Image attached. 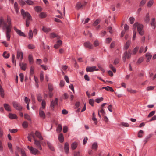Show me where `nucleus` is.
Segmentation results:
<instances>
[{
  "label": "nucleus",
  "mask_w": 156,
  "mask_h": 156,
  "mask_svg": "<svg viewBox=\"0 0 156 156\" xmlns=\"http://www.w3.org/2000/svg\"><path fill=\"white\" fill-rule=\"evenodd\" d=\"M21 152L22 154V156H27L25 151L23 149H21Z\"/></svg>",
  "instance_id": "338daca9"
},
{
  "label": "nucleus",
  "mask_w": 156,
  "mask_h": 156,
  "mask_svg": "<svg viewBox=\"0 0 156 156\" xmlns=\"http://www.w3.org/2000/svg\"><path fill=\"white\" fill-rule=\"evenodd\" d=\"M137 27V30L140 35H143L144 33L143 29L144 26L142 24H139L138 22L135 23L133 25V28L135 29Z\"/></svg>",
  "instance_id": "7ed1b4c3"
},
{
  "label": "nucleus",
  "mask_w": 156,
  "mask_h": 156,
  "mask_svg": "<svg viewBox=\"0 0 156 156\" xmlns=\"http://www.w3.org/2000/svg\"><path fill=\"white\" fill-rule=\"evenodd\" d=\"M3 105L4 107L6 110L8 112L11 111V107L9 104H4Z\"/></svg>",
  "instance_id": "f3484780"
},
{
  "label": "nucleus",
  "mask_w": 156,
  "mask_h": 156,
  "mask_svg": "<svg viewBox=\"0 0 156 156\" xmlns=\"http://www.w3.org/2000/svg\"><path fill=\"white\" fill-rule=\"evenodd\" d=\"M144 21L146 23H148L150 21V16L149 13H147L144 18Z\"/></svg>",
  "instance_id": "aec40b11"
},
{
  "label": "nucleus",
  "mask_w": 156,
  "mask_h": 156,
  "mask_svg": "<svg viewBox=\"0 0 156 156\" xmlns=\"http://www.w3.org/2000/svg\"><path fill=\"white\" fill-rule=\"evenodd\" d=\"M127 90L128 92H129L131 93L135 94V93H136L137 92V91L136 90H132L131 88H127Z\"/></svg>",
  "instance_id": "58836bf2"
},
{
  "label": "nucleus",
  "mask_w": 156,
  "mask_h": 156,
  "mask_svg": "<svg viewBox=\"0 0 156 156\" xmlns=\"http://www.w3.org/2000/svg\"><path fill=\"white\" fill-rule=\"evenodd\" d=\"M28 47L30 49H33L35 48V46L33 44H30L28 45Z\"/></svg>",
  "instance_id": "e2e57ef3"
},
{
  "label": "nucleus",
  "mask_w": 156,
  "mask_h": 156,
  "mask_svg": "<svg viewBox=\"0 0 156 156\" xmlns=\"http://www.w3.org/2000/svg\"><path fill=\"white\" fill-rule=\"evenodd\" d=\"M155 19L154 18H152L151 25L153 28L154 29L156 26V23L155 22Z\"/></svg>",
  "instance_id": "412c9836"
},
{
  "label": "nucleus",
  "mask_w": 156,
  "mask_h": 156,
  "mask_svg": "<svg viewBox=\"0 0 156 156\" xmlns=\"http://www.w3.org/2000/svg\"><path fill=\"white\" fill-rule=\"evenodd\" d=\"M19 65L22 70L24 71L26 70L27 67V64L26 63L23 62L22 63L21 62H20Z\"/></svg>",
  "instance_id": "4468645a"
},
{
  "label": "nucleus",
  "mask_w": 156,
  "mask_h": 156,
  "mask_svg": "<svg viewBox=\"0 0 156 156\" xmlns=\"http://www.w3.org/2000/svg\"><path fill=\"white\" fill-rule=\"evenodd\" d=\"M144 133V132L142 130H140L138 133V137L140 138H141L143 136L142 134Z\"/></svg>",
  "instance_id": "a19ab883"
},
{
  "label": "nucleus",
  "mask_w": 156,
  "mask_h": 156,
  "mask_svg": "<svg viewBox=\"0 0 156 156\" xmlns=\"http://www.w3.org/2000/svg\"><path fill=\"white\" fill-rule=\"evenodd\" d=\"M87 2H84V4H83L81 3L80 2H79L76 3V9L78 10H79L82 7H83L84 6H85Z\"/></svg>",
  "instance_id": "9d476101"
},
{
  "label": "nucleus",
  "mask_w": 156,
  "mask_h": 156,
  "mask_svg": "<svg viewBox=\"0 0 156 156\" xmlns=\"http://www.w3.org/2000/svg\"><path fill=\"white\" fill-rule=\"evenodd\" d=\"M92 115L93 117L92 118V119L93 121H94L95 122V124H97L98 123V122L97 121V119L95 118V115L94 112H93L92 114Z\"/></svg>",
  "instance_id": "7c9ffc66"
},
{
  "label": "nucleus",
  "mask_w": 156,
  "mask_h": 156,
  "mask_svg": "<svg viewBox=\"0 0 156 156\" xmlns=\"http://www.w3.org/2000/svg\"><path fill=\"white\" fill-rule=\"evenodd\" d=\"M77 146V144L76 142H74L71 145V147L72 150L75 149Z\"/></svg>",
  "instance_id": "b1692460"
},
{
  "label": "nucleus",
  "mask_w": 156,
  "mask_h": 156,
  "mask_svg": "<svg viewBox=\"0 0 156 156\" xmlns=\"http://www.w3.org/2000/svg\"><path fill=\"white\" fill-rule=\"evenodd\" d=\"M0 24L2 25L3 29H6V35L8 41L10 40L12 24L10 17L7 16V20H4L2 17H1L0 19Z\"/></svg>",
  "instance_id": "f257e3e1"
},
{
  "label": "nucleus",
  "mask_w": 156,
  "mask_h": 156,
  "mask_svg": "<svg viewBox=\"0 0 156 156\" xmlns=\"http://www.w3.org/2000/svg\"><path fill=\"white\" fill-rule=\"evenodd\" d=\"M154 87V86L148 87L147 88V90L148 91L153 90Z\"/></svg>",
  "instance_id": "13d9d810"
},
{
  "label": "nucleus",
  "mask_w": 156,
  "mask_h": 156,
  "mask_svg": "<svg viewBox=\"0 0 156 156\" xmlns=\"http://www.w3.org/2000/svg\"><path fill=\"white\" fill-rule=\"evenodd\" d=\"M103 98L102 97H101L100 98L96 99L95 100V101L97 103H99L102 101L103 100Z\"/></svg>",
  "instance_id": "4c0bfd02"
},
{
  "label": "nucleus",
  "mask_w": 156,
  "mask_h": 156,
  "mask_svg": "<svg viewBox=\"0 0 156 156\" xmlns=\"http://www.w3.org/2000/svg\"><path fill=\"white\" fill-rule=\"evenodd\" d=\"M16 57L18 59H20L21 61L23 59V52L20 50L18 49L17 50Z\"/></svg>",
  "instance_id": "1a4fd4ad"
},
{
  "label": "nucleus",
  "mask_w": 156,
  "mask_h": 156,
  "mask_svg": "<svg viewBox=\"0 0 156 156\" xmlns=\"http://www.w3.org/2000/svg\"><path fill=\"white\" fill-rule=\"evenodd\" d=\"M19 3L20 5L22 6H23L24 5L26 4L25 2L22 0H20L19 1Z\"/></svg>",
  "instance_id": "680f3d73"
},
{
  "label": "nucleus",
  "mask_w": 156,
  "mask_h": 156,
  "mask_svg": "<svg viewBox=\"0 0 156 156\" xmlns=\"http://www.w3.org/2000/svg\"><path fill=\"white\" fill-rule=\"evenodd\" d=\"M14 9L16 13H18L19 12V8L18 4L16 2H15L14 5Z\"/></svg>",
  "instance_id": "393cba45"
},
{
  "label": "nucleus",
  "mask_w": 156,
  "mask_h": 156,
  "mask_svg": "<svg viewBox=\"0 0 156 156\" xmlns=\"http://www.w3.org/2000/svg\"><path fill=\"white\" fill-rule=\"evenodd\" d=\"M48 89L49 91L52 92L53 90L52 85L50 84L48 85Z\"/></svg>",
  "instance_id": "3c124183"
},
{
  "label": "nucleus",
  "mask_w": 156,
  "mask_h": 156,
  "mask_svg": "<svg viewBox=\"0 0 156 156\" xmlns=\"http://www.w3.org/2000/svg\"><path fill=\"white\" fill-rule=\"evenodd\" d=\"M21 13L23 18L25 19L26 18V25L27 27L29 26L30 22L32 20V18L30 14L27 12H25L24 10L22 9Z\"/></svg>",
  "instance_id": "f03ea898"
},
{
  "label": "nucleus",
  "mask_w": 156,
  "mask_h": 156,
  "mask_svg": "<svg viewBox=\"0 0 156 156\" xmlns=\"http://www.w3.org/2000/svg\"><path fill=\"white\" fill-rule=\"evenodd\" d=\"M46 106V102L45 101L43 100L42 101V106L43 109H44L45 108Z\"/></svg>",
  "instance_id": "bf43d9fd"
},
{
  "label": "nucleus",
  "mask_w": 156,
  "mask_h": 156,
  "mask_svg": "<svg viewBox=\"0 0 156 156\" xmlns=\"http://www.w3.org/2000/svg\"><path fill=\"white\" fill-rule=\"evenodd\" d=\"M146 0H142L140 3L139 6H143L146 3Z\"/></svg>",
  "instance_id": "a18cd8bd"
},
{
  "label": "nucleus",
  "mask_w": 156,
  "mask_h": 156,
  "mask_svg": "<svg viewBox=\"0 0 156 156\" xmlns=\"http://www.w3.org/2000/svg\"><path fill=\"white\" fill-rule=\"evenodd\" d=\"M28 60L30 63H33V58L32 55L30 54L29 55Z\"/></svg>",
  "instance_id": "c85d7f7f"
},
{
  "label": "nucleus",
  "mask_w": 156,
  "mask_h": 156,
  "mask_svg": "<svg viewBox=\"0 0 156 156\" xmlns=\"http://www.w3.org/2000/svg\"><path fill=\"white\" fill-rule=\"evenodd\" d=\"M94 45L95 47H97L99 45V43L98 40H96L94 43Z\"/></svg>",
  "instance_id": "6e6d98bb"
},
{
  "label": "nucleus",
  "mask_w": 156,
  "mask_h": 156,
  "mask_svg": "<svg viewBox=\"0 0 156 156\" xmlns=\"http://www.w3.org/2000/svg\"><path fill=\"white\" fill-rule=\"evenodd\" d=\"M34 67L33 66H31L30 70V74L31 75H33L34 74Z\"/></svg>",
  "instance_id": "49530a36"
},
{
  "label": "nucleus",
  "mask_w": 156,
  "mask_h": 156,
  "mask_svg": "<svg viewBox=\"0 0 156 156\" xmlns=\"http://www.w3.org/2000/svg\"><path fill=\"white\" fill-rule=\"evenodd\" d=\"M69 143L66 142L64 144V149L65 151L66 154H68L69 152Z\"/></svg>",
  "instance_id": "ddd939ff"
},
{
  "label": "nucleus",
  "mask_w": 156,
  "mask_h": 156,
  "mask_svg": "<svg viewBox=\"0 0 156 156\" xmlns=\"http://www.w3.org/2000/svg\"><path fill=\"white\" fill-rule=\"evenodd\" d=\"M119 62V59L118 58H116L115 59L114 62V63H113V64L115 65H116V64H118Z\"/></svg>",
  "instance_id": "052dcab7"
},
{
  "label": "nucleus",
  "mask_w": 156,
  "mask_h": 156,
  "mask_svg": "<svg viewBox=\"0 0 156 156\" xmlns=\"http://www.w3.org/2000/svg\"><path fill=\"white\" fill-rule=\"evenodd\" d=\"M4 90L1 86L0 84V95H1L2 98H4Z\"/></svg>",
  "instance_id": "5701e85b"
},
{
  "label": "nucleus",
  "mask_w": 156,
  "mask_h": 156,
  "mask_svg": "<svg viewBox=\"0 0 156 156\" xmlns=\"http://www.w3.org/2000/svg\"><path fill=\"white\" fill-rule=\"evenodd\" d=\"M58 139L60 143H62L64 141V138L63 135L62 133H60L58 136Z\"/></svg>",
  "instance_id": "a211bd4d"
},
{
  "label": "nucleus",
  "mask_w": 156,
  "mask_h": 156,
  "mask_svg": "<svg viewBox=\"0 0 156 156\" xmlns=\"http://www.w3.org/2000/svg\"><path fill=\"white\" fill-rule=\"evenodd\" d=\"M15 57L14 55L12 54V62L15 65H16V61L15 60Z\"/></svg>",
  "instance_id": "79ce46f5"
},
{
  "label": "nucleus",
  "mask_w": 156,
  "mask_h": 156,
  "mask_svg": "<svg viewBox=\"0 0 156 156\" xmlns=\"http://www.w3.org/2000/svg\"><path fill=\"white\" fill-rule=\"evenodd\" d=\"M34 144L35 145L37 148H39L40 150H42V148L40 144V142L35 139H34Z\"/></svg>",
  "instance_id": "f8f14e48"
},
{
  "label": "nucleus",
  "mask_w": 156,
  "mask_h": 156,
  "mask_svg": "<svg viewBox=\"0 0 156 156\" xmlns=\"http://www.w3.org/2000/svg\"><path fill=\"white\" fill-rule=\"evenodd\" d=\"M62 125L61 124H58L56 129V131L58 133H60L62 131Z\"/></svg>",
  "instance_id": "c756f323"
},
{
  "label": "nucleus",
  "mask_w": 156,
  "mask_h": 156,
  "mask_svg": "<svg viewBox=\"0 0 156 156\" xmlns=\"http://www.w3.org/2000/svg\"><path fill=\"white\" fill-rule=\"evenodd\" d=\"M47 145L49 148L52 151H54L55 149L52 144L49 142H47Z\"/></svg>",
  "instance_id": "473e14b6"
},
{
  "label": "nucleus",
  "mask_w": 156,
  "mask_h": 156,
  "mask_svg": "<svg viewBox=\"0 0 156 156\" xmlns=\"http://www.w3.org/2000/svg\"><path fill=\"white\" fill-rule=\"evenodd\" d=\"M43 30L45 32H50L51 30V29L50 28H47L45 27H44L42 28Z\"/></svg>",
  "instance_id": "e433bc0d"
},
{
  "label": "nucleus",
  "mask_w": 156,
  "mask_h": 156,
  "mask_svg": "<svg viewBox=\"0 0 156 156\" xmlns=\"http://www.w3.org/2000/svg\"><path fill=\"white\" fill-rule=\"evenodd\" d=\"M20 76L21 82H23V81L24 75L23 73H20Z\"/></svg>",
  "instance_id": "603ef678"
},
{
  "label": "nucleus",
  "mask_w": 156,
  "mask_h": 156,
  "mask_svg": "<svg viewBox=\"0 0 156 156\" xmlns=\"http://www.w3.org/2000/svg\"><path fill=\"white\" fill-rule=\"evenodd\" d=\"M68 130V128L66 126H64L63 127V131L64 133H66Z\"/></svg>",
  "instance_id": "0e129e2a"
},
{
  "label": "nucleus",
  "mask_w": 156,
  "mask_h": 156,
  "mask_svg": "<svg viewBox=\"0 0 156 156\" xmlns=\"http://www.w3.org/2000/svg\"><path fill=\"white\" fill-rule=\"evenodd\" d=\"M58 98H56L54 101L52 100L50 104V106L52 108V110H54L55 105H58Z\"/></svg>",
  "instance_id": "0eeeda50"
},
{
  "label": "nucleus",
  "mask_w": 156,
  "mask_h": 156,
  "mask_svg": "<svg viewBox=\"0 0 156 156\" xmlns=\"http://www.w3.org/2000/svg\"><path fill=\"white\" fill-rule=\"evenodd\" d=\"M29 39H31L33 36V33L32 30H30L28 33Z\"/></svg>",
  "instance_id": "f704fd0d"
},
{
  "label": "nucleus",
  "mask_w": 156,
  "mask_h": 156,
  "mask_svg": "<svg viewBox=\"0 0 156 156\" xmlns=\"http://www.w3.org/2000/svg\"><path fill=\"white\" fill-rule=\"evenodd\" d=\"M131 43V41L129 40H128L126 42L124 48L126 50H127L129 47Z\"/></svg>",
  "instance_id": "a878e982"
},
{
  "label": "nucleus",
  "mask_w": 156,
  "mask_h": 156,
  "mask_svg": "<svg viewBox=\"0 0 156 156\" xmlns=\"http://www.w3.org/2000/svg\"><path fill=\"white\" fill-rule=\"evenodd\" d=\"M131 50H129L127 51L124 52L122 57V59L124 62L126 61V58L129 59L131 57Z\"/></svg>",
  "instance_id": "20e7f679"
},
{
  "label": "nucleus",
  "mask_w": 156,
  "mask_h": 156,
  "mask_svg": "<svg viewBox=\"0 0 156 156\" xmlns=\"http://www.w3.org/2000/svg\"><path fill=\"white\" fill-rule=\"evenodd\" d=\"M24 118L27 120L29 121L30 122L31 121V119L30 116L27 114H25L24 115Z\"/></svg>",
  "instance_id": "bb28decb"
},
{
  "label": "nucleus",
  "mask_w": 156,
  "mask_h": 156,
  "mask_svg": "<svg viewBox=\"0 0 156 156\" xmlns=\"http://www.w3.org/2000/svg\"><path fill=\"white\" fill-rule=\"evenodd\" d=\"M37 100L39 102H41L42 101V97L41 94L40 93H39L37 95Z\"/></svg>",
  "instance_id": "cd10ccee"
},
{
  "label": "nucleus",
  "mask_w": 156,
  "mask_h": 156,
  "mask_svg": "<svg viewBox=\"0 0 156 156\" xmlns=\"http://www.w3.org/2000/svg\"><path fill=\"white\" fill-rule=\"evenodd\" d=\"M14 29L16 32L18 34L19 36H23L24 37H26V35L25 34L21 31V30H19L17 29L16 27H14Z\"/></svg>",
  "instance_id": "6e6552de"
},
{
  "label": "nucleus",
  "mask_w": 156,
  "mask_h": 156,
  "mask_svg": "<svg viewBox=\"0 0 156 156\" xmlns=\"http://www.w3.org/2000/svg\"><path fill=\"white\" fill-rule=\"evenodd\" d=\"M35 10L37 12H41V8L39 6H36L35 7Z\"/></svg>",
  "instance_id": "5fc2aeb1"
},
{
  "label": "nucleus",
  "mask_w": 156,
  "mask_h": 156,
  "mask_svg": "<svg viewBox=\"0 0 156 156\" xmlns=\"http://www.w3.org/2000/svg\"><path fill=\"white\" fill-rule=\"evenodd\" d=\"M44 78L43 72V71H41L40 73V80L41 81H42L43 80Z\"/></svg>",
  "instance_id": "c03bdc74"
},
{
  "label": "nucleus",
  "mask_w": 156,
  "mask_h": 156,
  "mask_svg": "<svg viewBox=\"0 0 156 156\" xmlns=\"http://www.w3.org/2000/svg\"><path fill=\"white\" fill-rule=\"evenodd\" d=\"M155 111H153L151 112L148 114V117L149 118L153 116L155 113Z\"/></svg>",
  "instance_id": "8fccbe9b"
},
{
  "label": "nucleus",
  "mask_w": 156,
  "mask_h": 156,
  "mask_svg": "<svg viewBox=\"0 0 156 156\" xmlns=\"http://www.w3.org/2000/svg\"><path fill=\"white\" fill-rule=\"evenodd\" d=\"M130 23L131 24H132L134 22L135 19L133 17H131L129 19Z\"/></svg>",
  "instance_id": "69168bd1"
},
{
  "label": "nucleus",
  "mask_w": 156,
  "mask_h": 156,
  "mask_svg": "<svg viewBox=\"0 0 156 156\" xmlns=\"http://www.w3.org/2000/svg\"><path fill=\"white\" fill-rule=\"evenodd\" d=\"M95 68H96V67L94 66L92 67L87 66L86 68V71L87 72H92L94 71V69Z\"/></svg>",
  "instance_id": "2eb2a0df"
},
{
  "label": "nucleus",
  "mask_w": 156,
  "mask_h": 156,
  "mask_svg": "<svg viewBox=\"0 0 156 156\" xmlns=\"http://www.w3.org/2000/svg\"><path fill=\"white\" fill-rule=\"evenodd\" d=\"M39 16L41 18H45L46 17L47 14L46 13L42 12L40 14Z\"/></svg>",
  "instance_id": "c9c22d12"
},
{
  "label": "nucleus",
  "mask_w": 156,
  "mask_h": 156,
  "mask_svg": "<svg viewBox=\"0 0 156 156\" xmlns=\"http://www.w3.org/2000/svg\"><path fill=\"white\" fill-rule=\"evenodd\" d=\"M22 126L23 128H27L28 126L27 122L26 121L23 122L22 124Z\"/></svg>",
  "instance_id": "de8ad7c7"
},
{
  "label": "nucleus",
  "mask_w": 156,
  "mask_h": 156,
  "mask_svg": "<svg viewBox=\"0 0 156 156\" xmlns=\"http://www.w3.org/2000/svg\"><path fill=\"white\" fill-rule=\"evenodd\" d=\"M35 135L36 136L38 137L40 140H43V138L42 137L41 134L38 131H36L35 132Z\"/></svg>",
  "instance_id": "4be33fe9"
},
{
  "label": "nucleus",
  "mask_w": 156,
  "mask_h": 156,
  "mask_svg": "<svg viewBox=\"0 0 156 156\" xmlns=\"http://www.w3.org/2000/svg\"><path fill=\"white\" fill-rule=\"evenodd\" d=\"M100 19H97L93 23V25L94 26H96L98 25L100 23Z\"/></svg>",
  "instance_id": "09e8293b"
},
{
  "label": "nucleus",
  "mask_w": 156,
  "mask_h": 156,
  "mask_svg": "<svg viewBox=\"0 0 156 156\" xmlns=\"http://www.w3.org/2000/svg\"><path fill=\"white\" fill-rule=\"evenodd\" d=\"M139 49V47H136L133 50V54L135 55Z\"/></svg>",
  "instance_id": "864d4df0"
},
{
  "label": "nucleus",
  "mask_w": 156,
  "mask_h": 156,
  "mask_svg": "<svg viewBox=\"0 0 156 156\" xmlns=\"http://www.w3.org/2000/svg\"><path fill=\"white\" fill-rule=\"evenodd\" d=\"M39 114L41 118H42L44 119L45 118V113L44 111L41 110V108L40 109Z\"/></svg>",
  "instance_id": "dca6fc26"
},
{
  "label": "nucleus",
  "mask_w": 156,
  "mask_h": 156,
  "mask_svg": "<svg viewBox=\"0 0 156 156\" xmlns=\"http://www.w3.org/2000/svg\"><path fill=\"white\" fill-rule=\"evenodd\" d=\"M146 56L147 58V59H150L152 57V55L150 53H147L146 54Z\"/></svg>",
  "instance_id": "774afa93"
},
{
  "label": "nucleus",
  "mask_w": 156,
  "mask_h": 156,
  "mask_svg": "<svg viewBox=\"0 0 156 156\" xmlns=\"http://www.w3.org/2000/svg\"><path fill=\"white\" fill-rule=\"evenodd\" d=\"M26 2L28 5H34L33 2L31 0H27Z\"/></svg>",
  "instance_id": "ea45409f"
},
{
  "label": "nucleus",
  "mask_w": 156,
  "mask_h": 156,
  "mask_svg": "<svg viewBox=\"0 0 156 156\" xmlns=\"http://www.w3.org/2000/svg\"><path fill=\"white\" fill-rule=\"evenodd\" d=\"M94 101L93 99H90L89 100V103L92 106H94Z\"/></svg>",
  "instance_id": "4d7b16f0"
},
{
  "label": "nucleus",
  "mask_w": 156,
  "mask_h": 156,
  "mask_svg": "<svg viewBox=\"0 0 156 156\" xmlns=\"http://www.w3.org/2000/svg\"><path fill=\"white\" fill-rule=\"evenodd\" d=\"M9 117L11 119H16L17 118V117L16 114L11 113L9 114Z\"/></svg>",
  "instance_id": "6ab92c4d"
},
{
  "label": "nucleus",
  "mask_w": 156,
  "mask_h": 156,
  "mask_svg": "<svg viewBox=\"0 0 156 156\" xmlns=\"http://www.w3.org/2000/svg\"><path fill=\"white\" fill-rule=\"evenodd\" d=\"M27 148L29 150L30 153L34 155H36L40 154L39 151L36 148H34L32 147L27 146Z\"/></svg>",
  "instance_id": "39448f33"
},
{
  "label": "nucleus",
  "mask_w": 156,
  "mask_h": 156,
  "mask_svg": "<svg viewBox=\"0 0 156 156\" xmlns=\"http://www.w3.org/2000/svg\"><path fill=\"white\" fill-rule=\"evenodd\" d=\"M154 3V1L153 0H150L148 2L147 6L148 7H151Z\"/></svg>",
  "instance_id": "2f4dec72"
},
{
  "label": "nucleus",
  "mask_w": 156,
  "mask_h": 156,
  "mask_svg": "<svg viewBox=\"0 0 156 156\" xmlns=\"http://www.w3.org/2000/svg\"><path fill=\"white\" fill-rule=\"evenodd\" d=\"M12 105L13 107L16 110L19 111H21L22 110L23 107L19 103L15 101H13Z\"/></svg>",
  "instance_id": "423d86ee"
},
{
  "label": "nucleus",
  "mask_w": 156,
  "mask_h": 156,
  "mask_svg": "<svg viewBox=\"0 0 156 156\" xmlns=\"http://www.w3.org/2000/svg\"><path fill=\"white\" fill-rule=\"evenodd\" d=\"M3 56L5 58H7L9 57L10 54L9 53L6 54V52H4L3 54Z\"/></svg>",
  "instance_id": "37998d69"
},
{
  "label": "nucleus",
  "mask_w": 156,
  "mask_h": 156,
  "mask_svg": "<svg viewBox=\"0 0 156 156\" xmlns=\"http://www.w3.org/2000/svg\"><path fill=\"white\" fill-rule=\"evenodd\" d=\"M98 147V145L97 143L94 142L92 145V148L93 149L96 150Z\"/></svg>",
  "instance_id": "72a5a7b5"
},
{
  "label": "nucleus",
  "mask_w": 156,
  "mask_h": 156,
  "mask_svg": "<svg viewBox=\"0 0 156 156\" xmlns=\"http://www.w3.org/2000/svg\"><path fill=\"white\" fill-rule=\"evenodd\" d=\"M83 45L84 47L89 49H92L93 48V45L89 41L85 42Z\"/></svg>",
  "instance_id": "9b49d317"
}]
</instances>
